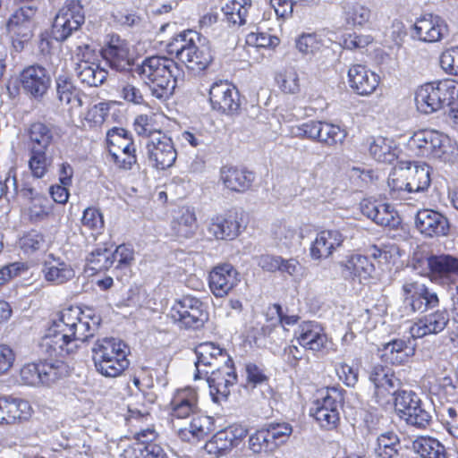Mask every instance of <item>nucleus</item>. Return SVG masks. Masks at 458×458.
I'll list each match as a JSON object with an SVG mask.
<instances>
[{
    "mask_svg": "<svg viewBox=\"0 0 458 458\" xmlns=\"http://www.w3.org/2000/svg\"><path fill=\"white\" fill-rule=\"evenodd\" d=\"M100 322V317L85 314L78 307L65 309L47 329L43 345L55 356L74 353L81 344L94 335Z\"/></svg>",
    "mask_w": 458,
    "mask_h": 458,
    "instance_id": "1",
    "label": "nucleus"
},
{
    "mask_svg": "<svg viewBox=\"0 0 458 458\" xmlns=\"http://www.w3.org/2000/svg\"><path fill=\"white\" fill-rule=\"evenodd\" d=\"M135 72L149 88L153 97L165 100L173 95L181 71L173 59L153 55L145 58L141 64L136 67Z\"/></svg>",
    "mask_w": 458,
    "mask_h": 458,
    "instance_id": "2",
    "label": "nucleus"
},
{
    "mask_svg": "<svg viewBox=\"0 0 458 458\" xmlns=\"http://www.w3.org/2000/svg\"><path fill=\"white\" fill-rule=\"evenodd\" d=\"M96 370L106 377L121 376L130 365L129 345L121 339L104 337L98 339L91 349Z\"/></svg>",
    "mask_w": 458,
    "mask_h": 458,
    "instance_id": "3",
    "label": "nucleus"
},
{
    "mask_svg": "<svg viewBox=\"0 0 458 458\" xmlns=\"http://www.w3.org/2000/svg\"><path fill=\"white\" fill-rule=\"evenodd\" d=\"M166 51L191 71H204L213 60L209 48L202 44L200 34L192 30L174 36L166 45Z\"/></svg>",
    "mask_w": 458,
    "mask_h": 458,
    "instance_id": "4",
    "label": "nucleus"
},
{
    "mask_svg": "<svg viewBox=\"0 0 458 458\" xmlns=\"http://www.w3.org/2000/svg\"><path fill=\"white\" fill-rule=\"evenodd\" d=\"M458 98V83L454 80H445L426 83L415 94V102L420 112L428 114L450 106Z\"/></svg>",
    "mask_w": 458,
    "mask_h": 458,
    "instance_id": "5",
    "label": "nucleus"
},
{
    "mask_svg": "<svg viewBox=\"0 0 458 458\" xmlns=\"http://www.w3.org/2000/svg\"><path fill=\"white\" fill-rule=\"evenodd\" d=\"M344 390L340 387H327L320 392L310 410V413L325 429L335 428L340 420L339 410L344 403Z\"/></svg>",
    "mask_w": 458,
    "mask_h": 458,
    "instance_id": "6",
    "label": "nucleus"
},
{
    "mask_svg": "<svg viewBox=\"0 0 458 458\" xmlns=\"http://www.w3.org/2000/svg\"><path fill=\"white\" fill-rule=\"evenodd\" d=\"M85 21L83 7L79 1L68 0L56 13L53 26V38L65 41L72 33L80 30Z\"/></svg>",
    "mask_w": 458,
    "mask_h": 458,
    "instance_id": "7",
    "label": "nucleus"
},
{
    "mask_svg": "<svg viewBox=\"0 0 458 458\" xmlns=\"http://www.w3.org/2000/svg\"><path fill=\"white\" fill-rule=\"evenodd\" d=\"M169 315L174 323L184 328H200L208 320V312L204 303L191 295L183 296L177 301L172 307Z\"/></svg>",
    "mask_w": 458,
    "mask_h": 458,
    "instance_id": "8",
    "label": "nucleus"
},
{
    "mask_svg": "<svg viewBox=\"0 0 458 458\" xmlns=\"http://www.w3.org/2000/svg\"><path fill=\"white\" fill-rule=\"evenodd\" d=\"M146 155L150 165L157 170H165L174 165L177 152L170 137L163 132L153 135L146 143Z\"/></svg>",
    "mask_w": 458,
    "mask_h": 458,
    "instance_id": "9",
    "label": "nucleus"
},
{
    "mask_svg": "<svg viewBox=\"0 0 458 458\" xmlns=\"http://www.w3.org/2000/svg\"><path fill=\"white\" fill-rule=\"evenodd\" d=\"M199 396L197 391L192 387L178 389L170 402L169 420L172 428H178L184 420L191 415L199 411Z\"/></svg>",
    "mask_w": 458,
    "mask_h": 458,
    "instance_id": "10",
    "label": "nucleus"
},
{
    "mask_svg": "<svg viewBox=\"0 0 458 458\" xmlns=\"http://www.w3.org/2000/svg\"><path fill=\"white\" fill-rule=\"evenodd\" d=\"M403 303L412 312H424L439 303L437 294L424 284L406 281L402 286Z\"/></svg>",
    "mask_w": 458,
    "mask_h": 458,
    "instance_id": "11",
    "label": "nucleus"
},
{
    "mask_svg": "<svg viewBox=\"0 0 458 458\" xmlns=\"http://www.w3.org/2000/svg\"><path fill=\"white\" fill-rule=\"evenodd\" d=\"M209 101L214 110L225 114L237 113L241 106L238 89L227 81H216L211 85Z\"/></svg>",
    "mask_w": 458,
    "mask_h": 458,
    "instance_id": "12",
    "label": "nucleus"
},
{
    "mask_svg": "<svg viewBox=\"0 0 458 458\" xmlns=\"http://www.w3.org/2000/svg\"><path fill=\"white\" fill-rule=\"evenodd\" d=\"M241 229L242 214L236 210L213 216L207 225L208 235L216 240H233L240 234Z\"/></svg>",
    "mask_w": 458,
    "mask_h": 458,
    "instance_id": "13",
    "label": "nucleus"
},
{
    "mask_svg": "<svg viewBox=\"0 0 458 458\" xmlns=\"http://www.w3.org/2000/svg\"><path fill=\"white\" fill-rule=\"evenodd\" d=\"M239 272L230 263L214 267L208 275V287L216 298L227 296L240 283Z\"/></svg>",
    "mask_w": 458,
    "mask_h": 458,
    "instance_id": "14",
    "label": "nucleus"
},
{
    "mask_svg": "<svg viewBox=\"0 0 458 458\" xmlns=\"http://www.w3.org/2000/svg\"><path fill=\"white\" fill-rule=\"evenodd\" d=\"M428 276L439 284H454L458 278V257L451 254L430 255L427 258Z\"/></svg>",
    "mask_w": 458,
    "mask_h": 458,
    "instance_id": "15",
    "label": "nucleus"
},
{
    "mask_svg": "<svg viewBox=\"0 0 458 458\" xmlns=\"http://www.w3.org/2000/svg\"><path fill=\"white\" fill-rule=\"evenodd\" d=\"M23 91L35 99L42 98L51 85V77L46 68L39 64L25 67L20 73Z\"/></svg>",
    "mask_w": 458,
    "mask_h": 458,
    "instance_id": "16",
    "label": "nucleus"
},
{
    "mask_svg": "<svg viewBox=\"0 0 458 458\" xmlns=\"http://www.w3.org/2000/svg\"><path fill=\"white\" fill-rule=\"evenodd\" d=\"M413 31L419 40L428 43L439 42L449 34L446 21L442 17L432 13L417 19L413 25Z\"/></svg>",
    "mask_w": 458,
    "mask_h": 458,
    "instance_id": "17",
    "label": "nucleus"
},
{
    "mask_svg": "<svg viewBox=\"0 0 458 458\" xmlns=\"http://www.w3.org/2000/svg\"><path fill=\"white\" fill-rule=\"evenodd\" d=\"M237 381L233 361L224 363L212 370L207 377L209 386L210 395L214 402L218 403L221 400H226L230 394V387Z\"/></svg>",
    "mask_w": 458,
    "mask_h": 458,
    "instance_id": "18",
    "label": "nucleus"
},
{
    "mask_svg": "<svg viewBox=\"0 0 458 458\" xmlns=\"http://www.w3.org/2000/svg\"><path fill=\"white\" fill-rule=\"evenodd\" d=\"M101 55L106 64L117 72L127 71L132 65L128 44L118 35L110 36L109 41L101 50Z\"/></svg>",
    "mask_w": 458,
    "mask_h": 458,
    "instance_id": "19",
    "label": "nucleus"
},
{
    "mask_svg": "<svg viewBox=\"0 0 458 458\" xmlns=\"http://www.w3.org/2000/svg\"><path fill=\"white\" fill-rule=\"evenodd\" d=\"M415 226L427 237L445 236L450 230L447 217L433 209L419 210L415 217Z\"/></svg>",
    "mask_w": 458,
    "mask_h": 458,
    "instance_id": "20",
    "label": "nucleus"
},
{
    "mask_svg": "<svg viewBox=\"0 0 458 458\" xmlns=\"http://www.w3.org/2000/svg\"><path fill=\"white\" fill-rule=\"evenodd\" d=\"M361 213L377 225L390 229L398 228L401 217L394 208L387 203L363 200L360 203Z\"/></svg>",
    "mask_w": 458,
    "mask_h": 458,
    "instance_id": "21",
    "label": "nucleus"
},
{
    "mask_svg": "<svg viewBox=\"0 0 458 458\" xmlns=\"http://www.w3.org/2000/svg\"><path fill=\"white\" fill-rule=\"evenodd\" d=\"M197 355L195 379L200 377V374L208 375V371L200 367H218L219 364L231 363L232 359L226 352L213 343L206 342L199 344L195 350Z\"/></svg>",
    "mask_w": 458,
    "mask_h": 458,
    "instance_id": "22",
    "label": "nucleus"
},
{
    "mask_svg": "<svg viewBox=\"0 0 458 458\" xmlns=\"http://www.w3.org/2000/svg\"><path fill=\"white\" fill-rule=\"evenodd\" d=\"M449 320V314L445 310L427 314L411 326L409 331L411 337L415 340L428 335H437L446 327Z\"/></svg>",
    "mask_w": 458,
    "mask_h": 458,
    "instance_id": "23",
    "label": "nucleus"
},
{
    "mask_svg": "<svg viewBox=\"0 0 458 458\" xmlns=\"http://www.w3.org/2000/svg\"><path fill=\"white\" fill-rule=\"evenodd\" d=\"M298 344L305 349L319 352L326 347L327 337L316 321L301 322L294 333Z\"/></svg>",
    "mask_w": 458,
    "mask_h": 458,
    "instance_id": "24",
    "label": "nucleus"
},
{
    "mask_svg": "<svg viewBox=\"0 0 458 458\" xmlns=\"http://www.w3.org/2000/svg\"><path fill=\"white\" fill-rule=\"evenodd\" d=\"M345 237L338 230H323L319 232L310 248L312 259H327L343 245Z\"/></svg>",
    "mask_w": 458,
    "mask_h": 458,
    "instance_id": "25",
    "label": "nucleus"
},
{
    "mask_svg": "<svg viewBox=\"0 0 458 458\" xmlns=\"http://www.w3.org/2000/svg\"><path fill=\"white\" fill-rule=\"evenodd\" d=\"M425 157H433L443 162H452L457 156V148L450 138L434 130H428Z\"/></svg>",
    "mask_w": 458,
    "mask_h": 458,
    "instance_id": "26",
    "label": "nucleus"
},
{
    "mask_svg": "<svg viewBox=\"0 0 458 458\" xmlns=\"http://www.w3.org/2000/svg\"><path fill=\"white\" fill-rule=\"evenodd\" d=\"M341 274L345 280L359 281L369 279L375 267L367 256L352 254L340 262Z\"/></svg>",
    "mask_w": 458,
    "mask_h": 458,
    "instance_id": "27",
    "label": "nucleus"
},
{
    "mask_svg": "<svg viewBox=\"0 0 458 458\" xmlns=\"http://www.w3.org/2000/svg\"><path fill=\"white\" fill-rule=\"evenodd\" d=\"M246 436V431L238 427H229L213 436L206 447L210 454L224 455L233 447L238 445Z\"/></svg>",
    "mask_w": 458,
    "mask_h": 458,
    "instance_id": "28",
    "label": "nucleus"
},
{
    "mask_svg": "<svg viewBox=\"0 0 458 458\" xmlns=\"http://www.w3.org/2000/svg\"><path fill=\"white\" fill-rule=\"evenodd\" d=\"M187 424L188 427L183 426L182 423L174 430L182 441L188 442L192 439H203L214 428L213 419L209 416L199 414V411L196 415H191V421Z\"/></svg>",
    "mask_w": 458,
    "mask_h": 458,
    "instance_id": "29",
    "label": "nucleus"
},
{
    "mask_svg": "<svg viewBox=\"0 0 458 458\" xmlns=\"http://www.w3.org/2000/svg\"><path fill=\"white\" fill-rule=\"evenodd\" d=\"M411 335L407 338L394 339L386 344L381 352L384 361L393 365H403L409 361L415 353V345Z\"/></svg>",
    "mask_w": 458,
    "mask_h": 458,
    "instance_id": "30",
    "label": "nucleus"
},
{
    "mask_svg": "<svg viewBox=\"0 0 458 458\" xmlns=\"http://www.w3.org/2000/svg\"><path fill=\"white\" fill-rule=\"evenodd\" d=\"M42 273L46 281L54 285L64 284L75 276L72 267L53 254H49L45 260Z\"/></svg>",
    "mask_w": 458,
    "mask_h": 458,
    "instance_id": "31",
    "label": "nucleus"
},
{
    "mask_svg": "<svg viewBox=\"0 0 458 458\" xmlns=\"http://www.w3.org/2000/svg\"><path fill=\"white\" fill-rule=\"evenodd\" d=\"M350 86L360 95H369L379 83L378 76L361 64L352 65L348 71Z\"/></svg>",
    "mask_w": 458,
    "mask_h": 458,
    "instance_id": "32",
    "label": "nucleus"
},
{
    "mask_svg": "<svg viewBox=\"0 0 458 458\" xmlns=\"http://www.w3.org/2000/svg\"><path fill=\"white\" fill-rule=\"evenodd\" d=\"M55 92L62 105H70L72 108L81 107L86 95L73 83L71 77L60 74L55 78Z\"/></svg>",
    "mask_w": 458,
    "mask_h": 458,
    "instance_id": "33",
    "label": "nucleus"
},
{
    "mask_svg": "<svg viewBox=\"0 0 458 458\" xmlns=\"http://www.w3.org/2000/svg\"><path fill=\"white\" fill-rule=\"evenodd\" d=\"M254 179V174L245 169L224 166L220 170V180L232 191L245 192L250 188Z\"/></svg>",
    "mask_w": 458,
    "mask_h": 458,
    "instance_id": "34",
    "label": "nucleus"
},
{
    "mask_svg": "<svg viewBox=\"0 0 458 458\" xmlns=\"http://www.w3.org/2000/svg\"><path fill=\"white\" fill-rule=\"evenodd\" d=\"M369 379L375 386V395L378 397L379 394H384V391L391 393L396 391L401 381L397 378L393 370L381 364L372 366L369 371Z\"/></svg>",
    "mask_w": 458,
    "mask_h": 458,
    "instance_id": "35",
    "label": "nucleus"
},
{
    "mask_svg": "<svg viewBox=\"0 0 458 458\" xmlns=\"http://www.w3.org/2000/svg\"><path fill=\"white\" fill-rule=\"evenodd\" d=\"M35 10L31 6H22L16 10L9 18L7 30L10 34L21 36L24 38H32V18Z\"/></svg>",
    "mask_w": 458,
    "mask_h": 458,
    "instance_id": "36",
    "label": "nucleus"
},
{
    "mask_svg": "<svg viewBox=\"0 0 458 458\" xmlns=\"http://www.w3.org/2000/svg\"><path fill=\"white\" fill-rule=\"evenodd\" d=\"M271 236L277 248L287 250L299 247L302 239L301 233L284 222H277L273 225Z\"/></svg>",
    "mask_w": 458,
    "mask_h": 458,
    "instance_id": "37",
    "label": "nucleus"
},
{
    "mask_svg": "<svg viewBox=\"0 0 458 458\" xmlns=\"http://www.w3.org/2000/svg\"><path fill=\"white\" fill-rule=\"evenodd\" d=\"M74 74L80 82L88 87H99L106 80L108 72L99 64H76Z\"/></svg>",
    "mask_w": 458,
    "mask_h": 458,
    "instance_id": "38",
    "label": "nucleus"
},
{
    "mask_svg": "<svg viewBox=\"0 0 458 458\" xmlns=\"http://www.w3.org/2000/svg\"><path fill=\"white\" fill-rule=\"evenodd\" d=\"M29 150H49L54 141L53 129L44 123L30 124L28 130Z\"/></svg>",
    "mask_w": 458,
    "mask_h": 458,
    "instance_id": "39",
    "label": "nucleus"
},
{
    "mask_svg": "<svg viewBox=\"0 0 458 458\" xmlns=\"http://www.w3.org/2000/svg\"><path fill=\"white\" fill-rule=\"evenodd\" d=\"M106 142L109 155L115 153H136V147L129 134L123 128L114 127L106 132Z\"/></svg>",
    "mask_w": 458,
    "mask_h": 458,
    "instance_id": "40",
    "label": "nucleus"
},
{
    "mask_svg": "<svg viewBox=\"0 0 458 458\" xmlns=\"http://www.w3.org/2000/svg\"><path fill=\"white\" fill-rule=\"evenodd\" d=\"M407 182L405 191L407 192H421L430 185V168L426 164L413 165L407 168Z\"/></svg>",
    "mask_w": 458,
    "mask_h": 458,
    "instance_id": "41",
    "label": "nucleus"
},
{
    "mask_svg": "<svg viewBox=\"0 0 458 458\" xmlns=\"http://www.w3.org/2000/svg\"><path fill=\"white\" fill-rule=\"evenodd\" d=\"M370 156L381 163L392 164L399 154V149L391 139L377 137L374 139L369 148Z\"/></svg>",
    "mask_w": 458,
    "mask_h": 458,
    "instance_id": "42",
    "label": "nucleus"
},
{
    "mask_svg": "<svg viewBox=\"0 0 458 458\" xmlns=\"http://www.w3.org/2000/svg\"><path fill=\"white\" fill-rule=\"evenodd\" d=\"M331 40L326 38L321 33L302 34L296 41V47L303 54L316 55L317 53H331L329 45Z\"/></svg>",
    "mask_w": 458,
    "mask_h": 458,
    "instance_id": "43",
    "label": "nucleus"
},
{
    "mask_svg": "<svg viewBox=\"0 0 458 458\" xmlns=\"http://www.w3.org/2000/svg\"><path fill=\"white\" fill-rule=\"evenodd\" d=\"M412 448L421 458H448L445 446L435 437H418L413 441Z\"/></svg>",
    "mask_w": 458,
    "mask_h": 458,
    "instance_id": "44",
    "label": "nucleus"
},
{
    "mask_svg": "<svg viewBox=\"0 0 458 458\" xmlns=\"http://www.w3.org/2000/svg\"><path fill=\"white\" fill-rule=\"evenodd\" d=\"M53 157L49 150H29L28 165L34 179H41L49 172Z\"/></svg>",
    "mask_w": 458,
    "mask_h": 458,
    "instance_id": "45",
    "label": "nucleus"
},
{
    "mask_svg": "<svg viewBox=\"0 0 458 458\" xmlns=\"http://www.w3.org/2000/svg\"><path fill=\"white\" fill-rule=\"evenodd\" d=\"M123 458H169L158 444L133 443L123 453Z\"/></svg>",
    "mask_w": 458,
    "mask_h": 458,
    "instance_id": "46",
    "label": "nucleus"
},
{
    "mask_svg": "<svg viewBox=\"0 0 458 458\" xmlns=\"http://www.w3.org/2000/svg\"><path fill=\"white\" fill-rule=\"evenodd\" d=\"M28 200L27 215L30 222L39 223L51 216L53 205L44 194L40 193Z\"/></svg>",
    "mask_w": 458,
    "mask_h": 458,
    "instance_id": "47",
    "label": "nucleus"
},
{
    "mask_svg": "<svg viewBox=\"0 0 458 458\" xmlns=\"http://www.w3.org/2000/svg\"><path fill=\"white\" fill-rule=\"evenodd\" d=\"M250 7V0H231L222 7V12L229 23L241 26L246 23Z\"/></svg>",
    "mask_w": 458,
    "mask_h": 458,
    "instance_id": "48",
    "label": "nucleus"
},
{
    "mask_svg": "<svg viewBox=\"0 0 458 458\" xmlns=\"http://www.w3.org/2000/svg\"><path fill=\"white\" fill-rule=\"evenodd\" d=\"M401 449V442L398 436L387 431L380 434L377 439L375 454L379 458H397Z\"/></svg>",
    "mask_w": 458,
    "mask_h": 458,
    "instance_id": "49",
    "label": "nucleus"
},
{
    "mask_svg": "<svg viewBox=\"0 0 458 458\" xmlns=\"http://www.w3.org/2000/svg\"><path fill=\"white\" fill-rule=\"evenodd\" d=\"M41 386H50L68 375V366L59 360L40 361Z\"/></svg>",
    "mask_w": 458,
    "mask_h": 458,
    "instance_id": "50",
    "label": "nucleus"
},
{
    "mask_svg": "<svg viewBox=\"0 0 458 458\" xmlns=\"http://www.w3.org/2000/svg\"><path fill=\"white\" fill-rule=\"evenodd\" d=\"M5 405V424L26 420L31 416V407L25 400L6 397Z\"/></svg>",
    "mask_w": 458,
    "mask_h": 458,
    "instance_id": "51",
    "label": "nucleus"
},
{
    "mask_svg": "<svg viewBox=\"0 0 458 458\" xmlns=\"http://www.w3.org/2000/svg\"><path fill=\"white\" fill-rule=\"evenodd\" d=\"M394 397V407L399 417L404 419L414 406L418 405L420 398L413 391L396 390L392 393Z\"/></svg>",
    "mask_w": 458,
    "mask_h": 458,
    "instance_id": "52",
    "label": "nucleus"
},
{
    "mask_svg": "<svg viewBox=\"0 0 458 458\" xmlns=\"http://www.w3.org/2000/svg\"><path fill=\"white\" fill-rule=\"evenodd\" d=\"M113 250L106 247L97 248L87 257V262L90 269L101 272L109 269L114 265Z\"/></svg>",
    "mask_w": 458,
    "mask_h": 458,
    "instance_id": "53",
    "label": "nucleus"
},
{
    "mask_svg": "<svg viewBox=\"0 0 458 458\" xmlns=\"http://www.w3.org/2000/svg\"><path fill=\"white\" fill-rule=\"evenodd\" d=\"M429 405L424 403L421 400L413 410L403 419L408 425L418 428H426L432 420V415Z\"/></svg>",
    "mask_w": 458,
    "mask_h": 458,
    "instance_id": "54",
    "label": "nucleus"
},
{
    "mask_svg": "<svg viewBox=\"0 0 458 458\" xmlns=\"http://www.w3.org/2000/svg\"><path fill=\"white\" fill-rule=\"evenodd\" d=\"M270 438L275 445V449L284 444L293 433V427L288 422H270L264 426Z\"/></svg>",
    "mask_w": 458,
    "mask_h": 458,
    "instance_id": "55",
    "label": "nucleus"
},
{
    "mask_svg": "<svg viewBox=\"0 0 458 458\" xmlns=\"http://www.w3.org/2000/svg\"><path fill=\"white\" fill-rule=\"evenodd\" d=\"M319 128L321 130L318 132V140L327 146L342 143L346 137L345 131L338 125L320 122Z\"/></svg>",
    "mask_w": 458,
    "mask_h": 458,
    "instance_id": "56",
    "label": "nucleus"
},
{
    "mask_svg": "<svg viewBox=\"0 0 458 458\" xmlns=\"http://www.w3.org/2000/svg\"><path fill=\"white\" fill-rule=\"evenodd\" d=\"M267 435L268 434L264 427L257 430L249 438L250 449L257 454L276 450L275 445L271 443Z\"/></svg>",
    "mask_w": 458,
    "mask_h": 458,
    "instance_id": "57",
    "label": "nucleus"
},
{
    "mask_svg": "<svg viewBox=\"0 0 458 458\" xmlns=\"http://www.w3.org/2000/svg\"><path fill=\"white\" fill-rule=\"evenodd\" d=\"M440 66L447 74L458 76V47H452L441 54Z\"/></svg>",
    "mask_w": 458,
    "mask_h": 458,
    "instance_id": "58",
    "label": "nucleus"
},
{
    "mask_svg": "<svg viewBox=\"0 0 458 458\" xmlns=\"http://www.w3.org/2000/svg\"><path fill=\"white\" fill-rule=\"evenodd\" d=\"M133 126L139 136L147 137L149 140L154 134L161 132L156 129L153 117L148 114L138 115L134 120Z\"/></svg>",
    "mask_w": 458,
    "mask_h": 458,
    "instance_id": "59",
    "label": "nucleus"
},
{
    "mask_svg": "<svg viewBox=\"0 0 458 458\" xmlns=\"http://www.w3.org/2000/svg\"><path fill=\"white\" fill-rule=\"evenodd\" d=\"M40 362L28 363L20 371L21 380L24 385L30 386H41Z\"/></svg>",
    "mask_w": 458,
    "mask_h": 458,
    "instance_id": "60",
    "label": "nucleus"
},
{
    "mask_svg": "<svg viewBox=\"0 0 458 458\" xmlns=\"http://www.w3.org/2000/svg\"><path fill=\"white\" fill-rule=\"evenodd\" d=\"M371 16L370 9L365 5L355 4L347 13V22L353 26L362 27L367 24Z\"/></svg>",
    "mask_w": 458,
    "mask_h": 458,
    "instance_id": "61",
    "label": "nucleus"
},
{
    "mask_svg": "<svg viewBox=\"0 0 458 458\" xmlns=\"http://www.w3.org/2000/svg\"><path fill=\"white\" fill-rule=\"evenodd\" d=\"M319 121H309L300 125L293 126L291 133L294 137L306 138L310 140H317L321 128Z\"/></svg>",
    "mask_w": 458,
    "mask_h": 458,
    "instance_id": "62",
    "label": "nucleus"
},
{
    "mask_svg": "<svg viewBox=\"0 0 458 458\" xmlns=\"http://www.w3.org/2000/svg\"><path fill=\"white\" fill-rule=\"evenodd\" d=\"M45 244L44 235L32 230L23 235L20 240L21 248L25 252H34L43 248Z\"/></svg>",
    "mask_w": 458,
    "mask_h": 458,
    "instance_id": "63",
    "label": "nucleus"
},
{
    "mask_svg": "<svg viewBox=\"0 0 458 458\" xmlns=\"http://www.w3.org/2000/svg\"><path fill=\"white\" fill-rule=\"evenodd\" d=\"M82 226L98 233L104 227L102 214L94 208H88L84 210L81 218Z\"/></svg>",
    "mask_w": 458,
    "mask_h": 458,
    "instance_id": "64",
    "label": "nucleus"
}]
</instances>
